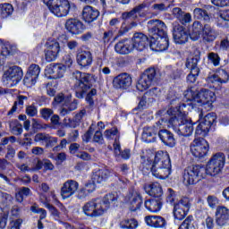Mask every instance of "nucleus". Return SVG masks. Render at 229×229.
Returning a JSON list of instances; mask_svg holds the SVG:
<instances>
[{"mask_svg": "<svg viewBox=\"0 0 229 229\" xmlns=\"http://www.w3.org/2000/svg\"><path fill=\"white\" fill-rule=\"evenodd\" d=\"M186 106L185 104H182L178 107L170 108L167 111H158L157 115H173L169 121L161 118L159 120L160 128H172L177 135L191 137L194 131V126L192 120L187 116V113L184 111Z\"/></svg>", "mask_w": 229, "mask_h": 229, "instance_id": "nucleus-1", "label": "nucleus"}, {"mask_svg": "<svg viewBox=\"0 0 229 229\" xmlns=\"http://www.w3.org/2000/svg\"><path fill=\"white\" fill-rule=\"evenodd\" d=\"M141 160L145 169L150 170L156 178L160 180L169 178V174H171V158H169L167 152H157L154 159H151L149 157L141 156Z\"/></svg>", "mask_w": 229, "mask_h": 229, "instance_id": "nucleus-2", "label": "nucleus"}, {"mask_svg": "<svg viewBox=\"0 0 229 229\" xmlns=\"http://www.w3.org/2000/svg\"><path fill=\"white\" fill-rule=\"evenodd\" d=\"M148 30L150 35L149 47L152 51L162 52L169 47L167 26L160 20L148 21Z\"/></svg>", "mask_w": 229, "mask_h": 229, "instance_id": "nucleus-3", "label": "nucleus"}, {"mask_svg": "<svg viewBox=\"0 0 229 229\" xmlns=\"http://www.w3.org/2000/svg\"><path fill=\"white\" fill-rule=\"evenodd\" d=\"M184 96L188 101H191V105L204 106L206 110H212V105L216 101V93L208 89H202L198 92L188 89Z\"/></svg>", "mask_w": 229, "mask_h": 229, "instance_id": "nucleus-4", "label": "nucleus"}, {"mask_svg": "<svg viewBox=\"0 0 229 229\" xmlns=\"http://www.w3.org/2000/svg\"><path fill=\"white\" fill-rule=\"evenodd\" d=\"M202 31V38L205 42H214L216 38H217L219 33L217 30H214L210 25L206 24L204 27L201 25L199 21H194L191 27V30L190 32V38L196 42V40H199V37Z\"/></svg>", "mask_w": 229, "mask_h": 229, "instance_id": "nucleus-5", "label": "nucleus"}, {"mask_svg": "<svg viewBox=\"0 0 229 229\" xmlns=\"http://www.w3.org/2000/svg\"><path fill=\"white\" fill-rule=\"evenodd\" d=\"M182 183L189 187L205 178V167L200 165L188 166L182 173Z\"/></svg>", "mask_w": 229, "mask_h": 229, "instance_id": "nucleus-6", "label": "nucleus"}, {"mask_svg": "<svg viewBox=\"0 0 229 229\" xmlns=\"http://www.w3.org/2000/svg\"><path fill=\"white\" fill-rule=\"evenodd\" d=\"M43 3L55 17H67L69 15L71 4L68 0H43Z\"/></svg>", "mask_w": 229, "mask_h": 229, "instance_id": "nucleus-7", "label": "nucleus"}, {"mask_svg": "<svg viewBox=\"0 0 229 229\" xmlns=\"http://www.w3.org/2000/svg\"><path fill=\"white\" fill-rule=\"evenodd\" d=\"M71 95H64V93H59L55 98V103L57 105H62V107L59 109V114L62 116L69 115L71 112H74L78 108V100L74 99L71 101Z\"/></svg>", "mask_w": 229, "mask_h": 229, "instance_id": "nucleus-8", "label": "nucleus"}, {"mask_svg": "<svg viewBox=\"0 0 229 229\" xmlns=\"http://www.w3.org/2000/svg\"><path fill=\"white\" fill-rule=\"evenodd\" d=\"M73 80H76L75 82V92L76 97L79 99L83 98V94H85L90 86L89 85V81H90V74L82 73L80 71H75L72 73Z\"/></svg>", "mask_w": 229, "mask_h": 229, "instance_id": "nucleus-9", "label": "nucleus"}, {"mask_svg": "<svg viewBox=\"0 0 229 229\" xmlns=\"http://www.w3.org/2000/svg\"><path fill=\"white\" fill-rule=\"evenodd\" d=\"M158 80L159 77L158 73H157V70H155V68H148L140 76L136 85V89L140 90V92H144V90H148L149 87L155 85Z\"/></svg>", "mask_w": 229, "mask_h": 229, "instance_id": "nucleus-10", "label": "nucleus"}, {"mask_svg": "<svg viewBox=\"0 0 229 229\" xmlns=\"http://www.w3.org/2000/svg\"><path fill=\"white\" fill-rule=\"evenodd\" d=\"M22 76H24V72L21 67L11 66L4 72V83L7 84L8 87H15L22 80Z\"/></svg>", "mask_w": 229, "mask_h": 229, "instance_id": "nucleus-11", "label": "nucleus"}, {"mask_svg": "<svg viewBox=\"0 0 229 229\" xmlns=\"http://www.w3.org/2000/svg\"><path fill=\"white\" fill-rule=\"evenodd\" d=\"M82 210L88 217H99L106 212V208L101 206V199H95L88 201L83 206Z\"/></svg>", "mask_w": 229, "mask_h": 229, "instance_id": "nucleus-12", "label": "nucleus"}, {"mask_svg": "<svg viewBox=\"0 0 229 229\" xmlns=\"http://www.w3.org/2000/svg\"><path fill=\"white\" fill-rule=\"evenodd\" d=\"M190 151L196 158H203L208 153V142L203 138H195L190 145Z\"/></svg>", "mask_w": 229, "mask_h": 229, "instance_id": "nucleus-13", "label": "nucleus"}, {"mask_svg": "<svg viewBox=\"0 0 229 229\" xmlns=\"http://www.w3.org/2000/svg\"><path fill=\"white\" fill-rule=\"evenodd\" d=\"M191 209V200L189 198H182L174 207V216L178 221L185 219Z\"/></svg>", "mask_w": 229, "mask_h": 229, "instance_id": "nucleus-14", "label": "nucleus"}, {"mask_svg": "<svg viewBox=\"0 0 229 229\" xmlns=\"http://www.w3.org/2000/svg\"><path fill=\"white\" fill-rule=\"evenodd\" d=\"M199 62V56H195L192 58H188L186 61L187 69L191 70L190 74L187 76L188 83H196L198 76H199V67H198V63Z\"/></svg>", "mask_w": 229, "mask_h": 229, "instance_id": "nucleus-15", "label": "nucleus"}, {"mask_svg": "<svg viewBox=\"0 0 229 229\" xmlns=\"http://www.w3.org/2000/svg\"><path fill=\"white\" fill-rule=\"evenodd\" d=\"M160 121H158L156 125L152 127H145L143 128V132L141 139L143 142H147L148 144L151 142H157V133L162 130V128L165 127H160Z\"/></svg>", "mask_w": 229, "mask_h": 229, "instance_id": "nucleus-16", "label": "nucleus"}, {"mask_svg": "<svg viewBox=\"0 0 229 229\" xmlns=\"http://www.w3.org/2000/svg\"><path fill=\"white\" fill-rule=\"evenodd\" d=\"M46 46L45 58L47 62H55V60L58 58V55L60 53V43L54 39L48 41Z\"/></svg>", "mask_w": 229, "mask_h": 229, "instance_id": "nucleus-17", "label": "nucleus"}, {"mask_svg": "<svg viewBox=\"0 0 229 229\" xmlns=\"http://www.w3.org/2000/svg\"><path fill=\"white\" fill-rule=\"evenodd\" d=\"M126 201L131 212H137V210H140V207H142V197H140V193L135 190L129 192L126 197Z\"/></svg>", "mask_w": 229, "mask_h": 229, "instance_id": "nucleus-18", "label": "nucleus"}, {"mask_svg": "<svg viewBox=\"0 0 229 229\" xmlns=\"http://www.w3.org/2000/svg\"><path fill=\"white\" fill-rule=\"evenodd\" d=\"M78 189H80V183H78V182L68 180L61 188V196L64 199H67L71 198V196H74L78 191Z\"/></svg>", "mask_w": 229, "mask_h": 229, "instance_id": "nucleus-19", "label": "nucleus"}, {"mask_svg": "<svg viewBox=\"0 0 229 229\" xmlns=\"http://www.w3.org/2000/svg\"><path fill=\"white\" fill-rule=\"evenodd\" d=\"M64 28L72 35H81L82 31H85V25L81 21L76 18H70L66 20Z\"/></svg>", "mask_w": 229, "mask_h": 229, "instance_id": "nucleus-20", "label": "nucleus"}, {"mask_svg": "<svg viewBox=\"0 0 229 229\" xmlns=\"http://www.w3.org/2000/svg\"><path fill=\"white\" fill-rule=\"evenodd\" d=\"M131 42L132 49H136L137 51H144V49H146L149 45L148 36L141 32L135 33Z\"/></svg>", "mask_w": 229, "mask_h": 229, "instance_id": "nucleus-21", "label": "nucleus"}, {"mask_svg": "<svg viewBox=\"0 0 229 229\" xmlns=\"http://www.w3.org/2000/svg\"><path fill=\"white\" fill-rule=\"evenodd\" d=\"M131 76L128 73H120L113 80L114 89H128L131 87Z\"/></svg>", "mask_w": 229, "mask_h": 229, "instance_id": "nucleus-22", "label": "nucleus"}, {"mask_svg": "<svg viewBox=\"0 0 229 229\" xmlns=\"http://www.w3.org/2000/svg\"><path fill=\"white\" fill-rule=\"evenodd\" d=\"M173 37L175 44H187L189 40V34L187 33L185 29L182 27V25L174 26Z\"/></svg>", "mask_w": 229, "mask_h": 229, "instance_id": "nucleus-23", "label": "nucleus"}, {"mask_svg": "<svg viewBox=\"0 0 229 229\" xmlns=\"http://www.w3.org/2000/svg\"><path fill=\"white\" fill-rule=\"evenodd\" d=\"M147 226L150 228H165L167 222L160 216H147L144 218Z\"/></svg>", "mask_w": 229, "mask_h": 229, "instance_id": "nucleus-24", "label": "nucleus"}, {"mask_svg": "<svg viewBox=\"0 0 229 229\" xmlns=\"http://www.w3.org/2000/svg\"><path fill=\"white\" fill-rule=\"evenodd\" d=\"M216 223L217 226H225L229 220V209L225 206H219L216 210Z\"/></svg>", "mask_w": 229, "mask_h": 229, "instance_id": "nucleus-25", "label": "nucleus"}, {"mask_svg": "<svg viewBox=\"0 0 229 229\" xmlns=\"http://www.w3.org/2000/svg\"><path fill=\"white\" fill-rule=\"evenodd\" d=\"M46 72L47 74H50L54 80L64 78V74H65V65L52 64L47 67Z\"/></svg>", "mask_w": 229, "mask_h": 229, "instance_id": "nucleus-26", "label": "nucleus"}, {"mask_svg": "<svg viewBox=\"0 0 229 229\" xmlns=\"http://www.w3.org/2000/svg\"><path fill=\"white\" fill-rule=\"evenodd\" d=\"M158 137L165 146H168L169 148H174L176 146L174 135L170 131L163 128L159 129Z\"/></svg>", "mask_w": 229, "mask_h": 229, "instance_id": "nucleus-27", "label": "nucleus"}, {"mask_svg": "<svg viewBox=\"0 0 229 229\" xmlns=\"http://www.w3.org/2000/svg\"><path fill=\"white\" fill-rule=\"evenodd\" d=\"M99 17V11L90 5H87L82 10V19L88 24H90V22H94L95 21H98V18Z\"/></svg>", "mask_w": 229, "mask_h": 229, "instance_id": "nucleus-28", "label": "nucleus"}, {"mask_svg": "<svg viewBox=\"0 0 229 229\" xmlns=\"http://www.w3.org/2000/svg\"><path fill=\"white\" fill-rule=\"evenodd\" d=\"M114 51L118 55H130L133 51V45H131V40L123 39L118 41L114 45Z\"/></svg>", "mask_w": 229, "mask_h": 229, "instance_id": "nucleus-29", "label": "nucleus"}, {"mask_svg": "<svg viewBox=\"0 0 229 229\" xmlns=\"http://www.w3.org/2000/svg\"><path fill=\"white\" fill-rule=\"evenodd\" d=\"M77 64L82 69H87L92 65V53L89 50H84L77 55Z\"/></svg>", "mask_w": 229, "mask_h": 229, "instance_id": "nucleus-30", "label": "nucleus"}, {"mask_svg": "<svg viewBox=\"0 0 229 229\" xmlns=\"http://www.w3.org/2000/svg\"><path fill=\"white\" fill-rule=\"evenodd\" d=\"M146 8V4H141L136 7H134L131 12H126L122 14V19L123 21H128V19H132L133 21L139 19V17H144V13H142V10Z\"/></svg>", "mask_w": 229, "mask_h": 229, "instance_id": "nucleus-31", "label": "nucleus"}, {"mask_svg": "<svg viewBox=\"0 0 229 229\" xmlns=\"http://www.w3.org/2000/svg\"><path fill=\"white\" fill-rule=\"evenodd\" d=\"M145 192L149 196H153L154 198L160 199L162 198V186L158 182L147 183L144 186Z\"/></svg>", "mask_w": 229, "mask_h": 229, "instance_id": "nucleus-32", "label": "nucleus"}, {"mask_svg": "<svg viewBox=\"0 0 229 229\" xmlns=\"http://www.w3.org/2000/svg\"><path fill=\"white\" fill-rule=\"evenodd\" d=\"M144 206L145 208L152 214H157V212H160V210H162V201L160 199H148L145 201Z\"/></svg>", "mask_w": 229, "mask_h": 229, "instance_id": "nucleus-33", "label": "nucleus"}, {"mask_svg": "<svg viewBox=\"0 0 229 229\" xmlns=\"http://www.w3.org/2000/svg\"><path fill=\"white\" fill-rule=\"evenodd\" d=\"M110 178V171L100 169L95 172L92 175L93 183H105Z\"/></svg>", "mask_w": 229, "mask_h": 229, "instance_id": "nucleus-34", "label": "nucleus"}, {"mask_svg": "<svg viewBox=\"0 0 229 229\" xmlns=\"http://www.w3.org/2000/svg\"><path fill=\"white\" fill-rule=\"evenodd\" d=\"M209 162L220 169H223L226 162V157L223 152H218L210 158Z\"/></svg>", "mask_w": 229, "mask_h": 229, "instance_id": "nucleus-35", "label": "nucleus"}, {"mask_svg": "<svg viewBox=\"0 0 229 229\" xmlns=\"http://www.w3.org/2000/svg\"><path fill=\"white\" fill-rule=\"evenodd\" d=\"M117 201V193H109L101 199V207L106 208V212L110 208V205Z\"/></svg>", "mask_w": 229, "mask_h": 229, "instance_id": "nucleus-36", "label": "nucleus"}, {"mask_svg": "<svg viewBox=\"0 0 229 229\" xmlns=\"http://www.w3.org/2000/svg\"><path fill=\"white\" fill-rule=\"evenodd\" d=\"M221 170L222 168L208 161L207 167L205 168V178H207V174L209 176H217V174L221 173Z\"/></svg>", "mask_w": 229, "mask_h": 229, "instance_id": "nucleus-37", "label": "nucleus"}, {"mask_svg": "<svg viewBox=\"0 0 229 229\" xmlns=\"http://www.w3.org/2000/svg\"><path fill=\"white\" fill-rule=\"evenodd\" d=\"M210 131V127L208 124L202 120L199 121V123L198 124L195 135H200L201 137H207L208 135V131Z\"/></svg>", "mask_w": 229, "mask_h": 229, "instance_id": "nucleus-38", "label": "nucleus"}, {"mask_svg": "<svg viewBox=\"0 0 229 229\" xmlns=\"http://www.w3.org/2000/svg\"><path fill=\"white\" fill-rule=\"evenodd\" d=\"M9 128L13 135L22 134V124L19 123L17 120H12L9 122Z\"/></svg>", "mask_w": 229, "mask_h": 229, "instance_id": "nucleus-39", "label": "nucleus"}, {"mask_svg": "<svg viewBox=\"0 0 229 229\" xmlns=\"http://www.w3.org/2000/svg\"><path fill=\"white\" fill-rule=\"evenodd\" d=\"M193 15L195 19H199L206 21H210V15H208V13L201 8H195L193 11Z\"/></svg>", "mask_w": 229, "mask_h": 229, "instance_id": "nucleus-40", "label": "nucleus"}, {"mask_svg": "<svg viewBox=\"0 0 229 229\" xmlns=\"http://www.w3.org/2000/svg\"><path fill=\"white\" fill-rule=\"evenodd\" d=\"M121 228L135 229L139 226V223L135 219H125L120 223Z\"/></svg>", "mask_w": 229, "mask_h": 229, "instance_id": "nucleus-41", "label": "nucleus"}, {"mask_svg": "<svg viewBox=\"0 0 229 229\" xmlns=\"http://www.w3.org/2000/svg\"><path fill=\"white\" fill-rule=\"evenodd\" d=\"M194 226V217L192 216H189L182 224L179 226L178 229H191Z\"/></svg>", "mask_w": 229, "mask_h": 229, "instance_id": "nucleus-42", "label": "nucleus"}, {"mask_svg": "<svg viewBox=\"0 0 229 229\" xmlns=\"http://www.w3.org/2000/svg\"><path fill=\"white\" fill-rule=\"evenodd\" d=\"M216 76L218 77L220 85H223V83H228L229 74L225 70H218L216 72Z\"/></svg>", "mask_w": 229, "mask_h": 229, "instance_id": "nucleus-43", "label": "nucleus"}, {"mask_svg": "<svg viewBox=\"0 0 229 229\" xmlns=\"http://www.w3.org/2000/svg\"><path fill=\"white\" fill-rule=\"evenodd\" d=\"M27 74L38 79V75L40 74V66H38V64H31L29 67Z\"/></svg>", "mask_w": 229, "mask_h": 229, "instance_id": "nucleus-44", "label": "nucleus"}, {"mask_svg": "<svg viewBox=\"0 0 229 229\" xmlns=\"http://www.w3.org/2000/svg\"><path fill=\"white\" fill-rule=\"evenodd\" d=\"M0 12L12 15L13 13V6L11 4H0Z\"/></svg>", "mask_w": 229, "mask_h": 229, "instance_id": "nucleus-45", "label": "nucleus"}, {"mask_svg": "<svg viewBox=\"0 0 229 229\" xmlns=\"http://www.w3.org/2000/svg\"><path fill=\"white\" fill-rule=\"evenodd\" d=\"M216 114H214V113H209V114H206V115L204 116V118L201 119V121H202L203 123H206V124H208V126L210 127V126H212L213 123H216Z\"/></svg>", "mask_w": 229, "mask_h": 229, "instance_id": "nucleus-46", "label": "nucleus"}, {"mask_svg": "<svg viewBox=\"0 0 229 229\" xmlns=\"http://www.w3.org/2000/svg\"><path fill=\"white\" fill-rule=\"evenodd\" d=\"M1 199L2 202L4 203V205H5V207H10V205L13 203V197H12V195L8 193L2 192Z\"/></svg>", "mask_w": 229, "mask_h": 229, "instance_id": "nucleus-47", "label": "nucleus"}, {"mask_svg": "<svg viewBox=\"0 0 229 229\" xmlns=\"http://www.w3.org/2000/svg\"><path fill=\"white\" fill-rule=\"evenodd\" d=\"M23 83L26 87H33V85L37 83V78L27 73L23 80Z\"/></svg>", "mask_w": 229, "mask_h": 229, "instance_id": "nucleus-48", "label": "nucleus"}, {"mask_svg": "<svg viewBox=\"0 0 229 229\" xmlns=\"http://www.w3.org/2000/svg\"><path fill=\"white\" fill-rule=\"evenodd\" d=\"M207 201L210 208H216V207L219 205V199H217V197L214 195H208L207 198Z\"/></svg>", "mask_w": 229, "mask_h": 229, "instance_id": "nucleus-49", "label": "nucleus"}, {"mask_svg": "<svg viewBox=\"0 0 229 229\" xmlns=\"http://www.w3.org/2000/svg\"><path fill=\"white\" fill-rule=\"evenodd\" d=\"M202 229H214V218L212 216H207V218L202 222Z\"/></svg>", "mask_w": 229, "mask_h": 229, "instance_id": "nucleus-50", "label": "nucleus"}, {"mask_svg": "<svg viewBox=\"0 0 229 229\" xmlns=\"http://www.w3.org/2000/svg\"><path fill=\"white\" fill-rule=\"evenodd\" d=\"M39 113L41 117L45 119V121H49V119H51V115H53L54 114V111L53 109L49 108H42Z\"/></svg>", "mask_w": 229, "mask_h": 229, "instance_id": "nucleus-51", "label": "nucleus"}, {"mask_svg": "<svg viewBox=\"0 0 229 229\" xmlns=\"http://www.w3.org/2000/svg\"><path fill=\"white\" fill-rule=\"evenodd\" d=\"M208 83H214L215 85H221L219 82V79L217 77V73H209L207 77Z\"/></svg>", "mask_w": 229, "mask_h": 229, "instance_id": "nucleus-52", "label": "nucleus"}, {"mask_svg": "<svg viewBox=\"0 0 229 229\" xmlns=\"http://www.w3.org/2000/svg\"><path fill=\"white\" fill-rule=\"evenodd\" d=\"M208 60L215 65V67H217L219 65V55L214 52H211L208 54Z\"/></svg>", "mask_w": 229, "mask_h": 229, "instance_id": "nucleus-53", "label": "nucleus"}, {"mask_svg": "<svg viewBox=\"0 0 229 229\" xmlns=\"http://www.w3.org/2000/svg\"><path fill=\"white\" fill-rule=\"evenodd\" d=\"M22 223H24V221L22 220V218H17L15 220H12L10 223V229H21V226H22Z\"/></svg>", "mask_w": 229, "mask_h": 229, "instance_id": "nucleus-54", "label": "nucleus"}, {"mask_svg": "<svg viewBox=\"0 0 229 229\" xmlns=\"http://www.w3.org/2000/svg\"><path fill=\"white\" fill-rule=\"evenodd\" d=\"M77 158H80L81 160H84L86 162H89V160H92V156L89 154V152L81 151L78 152L76 154Z\"/></svg>", "mask_w": 229, "mask_h": 229, "instance_id": "nucleus-55", "label": "nucleus"}, {"mask_svg": "<svg viewBox=\"0 0 229 229\" xmlns=\"http://www.w3.org/2000/svg\"><path fill=\"white\" fill-rule=\"evenodd\" d=\"M176 199V193H174V191H173V189H168V195L166 197L167 203L173 205V203H174Z\"/></svg>", "mask_w": 229, "mask_h": 229, "instance_id": "nucleus-56", "label": "nucleus"}, {"mask_svg": "<svg viewBox=\"0 0 229 229\" xmlns=\"http://www.w3.org/2000/svg\"><path fill=\"white\" fill-rule=\"evenodd\" d=\"M114 30H107L104 32V36L102 38L104 44H108V42L114 38Z\"/></svg>", "mask_w": 229, "mask_h": 229, "instance_id": "nucleus-57", "label": "nucleus"}, {"mask_svg": "<svg viewBox=\"0 0 229 229\" xmlns=\"http://www.w3.org/2000/svg\"><path fill=\"white\" fill-rule=\"evenodd\" d=\"M117 133H119L117 129H110L106 130L104 135L106 139H114V137H117Z\"/></svg>", "mask_w": 229, "mask_h": 229, "instance_id": "nucleus-58", "label": "nucleus"}, {"mask_svg": "<svg viewBox=\"0 0 229 229\" xmlns=\"http://www.w3.org/2000/svg\"><path fill=\"white\" fill-rule=\"evenodd\" d=\"M49 137V134L46 133H38L35 135L34 140L35 142H47V139Z\"/></svg>", "mask_w": 229, "mask_h": 229, "instance_id": "nucleus-59", "label": "nucleus"}, {"mask_svg": "<svg viewBox=\"0 0 229 229\" xmlns=\"http://www.w3.org/2000/svg\"><path fill=\"white\" fill-rule=\"evenodd\" d=\"M113 148H114V153L115 157H121V143L119 142L117 138H115L114 140Z\"/></svg>", "mask_w": 229, "mask_h": 229, "instance_id": "nucleus-60", "label": "nucleus"}, {"mask_svg": "<svg viewBox=\"0 0 229 229\" xmlns=\"http://www.w3.org/2000/svg\"><path fill=\"white\" fill-rule=\"evenodd\" d=\"M179 21L182 24H189L192 21V16L189 13H184Z\"/></svg>", "mask_w": 229, "mask_h": 229, "instance_id": "nucleus-61", "label": "nucleus"}, {"mask_svg": "<svg viewBox=\"0 0 229 229\" xmlns=\"http://www.w3.org/2000/svg\"><path fill=\"white\" fill-rule=\"evenodd\" d=\"M47 208L49 210L50 214L55 217V219H60V212L53 205H47Z\"/></svg>", "mask_w": 229, "mask_h": 229, "instance_id": "nucleus-62", "label": "nucleus"}, {"mask_svg": "<svg viewBox=\"0 0 229 229\" xmlns=\"http://www.w3.org/2000/svg\"><path fill=\"white\" fill-rule=\"evenodd\" d=\"M44 166V160L40 161V160H37L33 162V165L30 168V171H40V169H42V167Z\"/></svg>", "mask_w": 229, "mask_h": 229, "instance_id": "nucleus-63", "label": "nucleus"}, {"mask_svg": "<svg viewBox=\"0 0 229 229\" xmlns=\"http://www.w3.org/2000/svg\"><path fill=\"white\" fill-rule=\"evenodd\" d=\"M38 110L37 107L34 106H29L26 108V114L27 115H29V117H35V115H37L38 114Z\"/></svg>", "mask_w": 229, "mask_h": 229, "instance_id": "nucleus-64", "label": "nucleus"}]
</instances>
